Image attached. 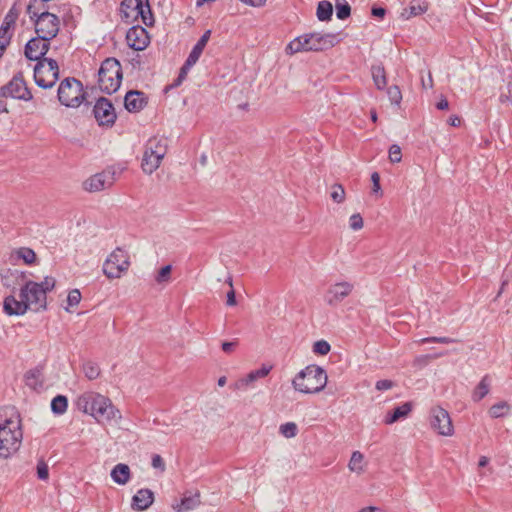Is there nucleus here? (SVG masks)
<instances>
[{
  "label": "nucleus",
  "instance_id": "nucleus-1",
  "mask_svg": "<svg viewBox=\"0 0 512 512\" xmlns=\"http://www.w3.org/2000/svg\"><path fill=\"white\" fill-rule=\"evenodd\" d=\"M55 284V278L50 276H46L40 283L32 280L25 281L20 289V300L13 295L4 299V312L10 316H20L24 315L28 309L35 312L45 310L47 308V293L54 289Z\"/></svg>",
  "mask_w": 512,
  "mask_h": 512
},
{
  "label": "nucleus",
  "instance_id": "nucleus-2",
  "mask_svg": "<svg viewBox=\"0 0 512 512\" xmlns=\"http://www.w3.org/2000/svg\"><path fill=\"white\" fill-rule=\"evenodd\" d=\"M23 432L19 414L13 413L0 421V457L7 458L17 452L21 446Z\"/></svg>",
  "mask_w": 512,
  "mask_h": 512
},
{
  "label": "nucleus",
  "instance_id": "nucleus-3",
  "mask_svg": "<svg viewBox=\"0 0 512 512\" xmlns=\"http://www.w3.org/2000/svg\"><path fill=\"white\" fill-rule=\"evenodd\" d=\"M327 384L325 370L316 365H310L301 370L293 379L292 385L296 391L305 394L318 393Z\"/></svg>",
  "mask_w": 512,
  "mask_h": 512
},
{
  "label": "nucleus",
  "instance_id": "nucleus-4",
  "mask_svg": "<svg viewBox=\"0 0 512 512\" xmlns=\"http://www.w3.org/2000/svg\"><path fill=\"white\" fill-rule=\"evenodd\" d=\"M338 42L334 34L308 33L292 40L287 51L295 54L302 51H322L332 48Z\"/></svg>",
  "mask_w": 512,
  "mask_h": 512
},
{
  "label": "nucleus",
  "instance_id": "nucleus-5",
  "mask_svg": "<svg viewBox=\"0 0 512 512\" xmlns=\"http://www.w3.org/2000/svg\"><path fill=\"white\" fill-rule=\"evenodd\" d=\"M122 80V69L118 60L108 58L102 62L98 73V84L102 92L112 94L116 92Z\"/></svg>",
  "mask_w": 512,
  "mask_h": 512
},
{
  "label": "nucleus",
  "instance_id": "nucleus-6",
  "mask_svg": "<svg viewBox=\"0 0 512 512\" xmlns=\"http://www.w3.org/2000/svg\"><path fill=\"white\" fill-rule=\"evenodd\" d=\"M167 152V144L163 139L151 138L145 147L141 167L144 173L150 175L156 171Z\"/></svg>",
  "mask_w": 512,
  "mask_h": 512
},
{
  "label": "nucleus",
  "instance_id": "nucleus-7",
  "mask_svg": "<svg viewBox=\"0 0 512 512\" xmlns=\"http://www.w3.org/2000/svg\"><path fill=\"white\" fill-rule=\"evenodd\" d=\"M57 96L66 107H78L85 99L82 83L75 78H65L59 85Z\"/></svg>",
  "mask_w": 512,
  "mask_h": 512
},
{
  "label": "nucleus",
  "instance_id": "nucleus-8",
  "mask_svg": "<svg viewBox=\"0 0 512 512\" xmlns=\"http://www.w3.org/2000/svg\"><path fill=\"white\" fill-rule=\"evenodd\" d=\"M59 79V66L56 60L43 58L34 67V80L43 89L52 88Z\"/></svg>",
  "mask_w": 512,
  "mask_h": 512
},
{
  "label": "nucleus",
  "instance_id": "nucleus-9",
  "mask_svg": "<svg viewBox=\"0 0 512 512\" xmlns=\"http://www.w3.org/2000/svg\"><path fill=\"white\" fill-rule=\"evenodd\" d=\"M130 266L129 255L122 248H116L103 264V273L109 279L120 278Z\"/></svg>",
  "mask_w": 512,
  "mask_h": 512
},
{
  "label": "nucleus",
  "instance_id": "nucleus-10",
  "mask_svg": "<svg viewBox=\"0 0 512 512\" xmlns=\"http://www.w3.org/2000/svg\"><path fill=\"white\" fill-rule=\"evenodd\" d=\"M0 97L29 101L33 96L23 75L18 73L7 84L0 87Z\"/></svg>",
  "mask_w": 512,
  "mask_h": 512
},
{
  "label": "nucleus",
  "instance_id": "nucleus-11",
  "mask_svg": "<svg viewBox=\"0 0 512 512\" xmlns=\"http://www.w3.org/2000/svg\"><path fill=\"white\" fill-rule=\"evenodd\" d=\"M35 31L38 36L51 40L59 32V18L47 11H43L35 19Z\"/></svg>",
  "mask_w": 512,
  "mask_h": 512
},
{
  "label": "nucleus",
  "instance_id": "nucleus-12",
  "mask_svg": "<svg viewBox=\"0 0 512 512\" xmlns=\"http://www.w3.org/2000/svg\"><path fill=\"white\" fill-rule=\"evenodd\" d=\"M430 425L441 436H452L454 427L449 413L442 407H433L430 411Z\"/></svg>",
  "mask_w": 512,
  "mask_h": 512
},
{
  "label": "nucleus",
  "instance_id": "nucleus-13",
  "mask_svg": "<svg viewBox=\"0 0 512 512\" xmlns=\"http://www.w3.org/2000/svg\"><path fill=\"white\" fill-rule=\"evenodd\" d=\"M93 113L100 126L112 127L117 118L112 102L105 97L96 101Z\"/></svg>",
  "mask_w": 512,
  "mask_h": 512
},
{
  "label": "nucleus",
  "instance_id": "nucleus-14",
  "mask_svg": "<svg viewBox=\"0 0 512 512\" xmlns=\"http://www.w3.org/2000/svg\"><path fill=\"white\" fill-rule=\"evenodd\" d=\"M105 403H107L106 396L97 392H86L78 397L76 406L83 413L94 417L98 407Z\"/></svg>",
  "mask_w": 512,
  "mask_h": 512
},
{
  "label": "nucleus",
  "instance_id": "nucleus-15",
  "mask_svg": "<svg viewBox=\"0 0 512 512\" xmlns=\"http://www.w3.org/2000/svg\"><path fill=\"white\" fill-rule=\"evenodd\" d=\"M353 289L354 285L348 281L337 282L328 288L325 301L330 306H336L347 298Z\"/></svg>",
  "mask_w": 512,
  "mask_h": 512
},
{
  "label": "nucleus",
  "instance_id": "nucleus-16",
  "mask_svg": "<svg viewBox=\"0 0 512 512\" xmlns=\"http://www.w3.org/2000/svg\"><path fill=\"white\" fill-rule=\"evenodd\" d=\"M44 37H36L29 40L25 46V56L32 61H42L48 52L50 44Z\"/></svg>",
  "mask_w": 512,
  "mask_h": 512
},
{
  "label": "nucleus",
  "instance_id": "nucleus-17",
  "mask_svg": "<svg viewBox=\"0 0 512 512\" xmlns=\"http://www.w3.org/2000/svg\"><path fill=\"white\" fill-rule=\"evenodd\" d=\"M126 41L130 48L136 51L144 50L150 43L148 32L142 26L136 25L128 29Z\"/></svg>",
  "mask_w": 512,
  "mask_h": 512
},
{
  "label": "nucleus",
  "instance_id": "nucleus-18",
  "mask_svg": "<svg viewBox=\"0 0 512 512\" xmlns=\"http://www.w3.org/2000/svg\"><path fill=\"white\" fill-rule=\"evenodd\" d=\"M99 424H118L122 418L121 412L112 401L107 397V403L98 407L97 413L93 417Z\"/></svg>",
  "mask_w": 512,
  "mask_h": 512
},
{
  "label": "nucleus",
  "instance_id": "nucleus-19",
  "mask_svg": "<svg viewBox=\"0 0 512 512\" xmlns=\"http://www.w3.org/2000/svg\"><path fill=\"white\" fill-rule=\"evenodd\" d=\"M113 183L114 173L110 171H103L90 177L84 185L86 190L96 192L111 187Z\"/></svg>",
  "mask_w": 512,
  "mask_h": 512
},
{
  "label": "nucleus",
  "instance_id": "nucleus-20",
  "mask_svg": "<svg viewBox=\"0 0 512 512\" xmlns=\"http://www.w3.org/2000/svg\"><path fill=\"white\" fill-rule=\"evenodd\" d=\"M147 105L145 94L138 90H130L124 98V106L128 112L136 113Z\"/></svg>",
  "mask_w": 512,
  "mask_h": 512
},
{
  "label": "nucleus",
  "instance_id": "nucleus-21",
  "mask_svg": "<svg viewBox=\"0 0 512 512\" xmlns=\"http://www.w3.org/2000/svg\"><path fill=\"white\" fill-rule=\"evenodd\" d=\"M154 502V493L148 489L143 488L137 491L132 497L131 507L135 511H144L148 509Z\"/></svg>",
  "mask_w": 512,
  "mask_h": 512
},
{
  "label": "nucleus",
  "instance_id": "nucleus-22",
  "mask_svg": "<svg viewBox=\"0 0 512 512\" xmlns=\"http://www.w3.org/2000/svg\"><path fill=\"white\" fill-rule=\"evenodd\" d=\"M0 278L4 287L14 289L16 285L26 280V274L25 272L8 268L1 270Z\"/></svg>",
  "mask_w": 512,
  "mask_h": 512
},
{
  "label": "nucleus",
  "instance_id": "nucleus-23",
  "mask_svg": "<svg viewBox=\"0 0 512 512\" xmlns=\"http://www.w3.org/2000/svg\"><path fill=\"white\" fill-rule=\"evenodd\" d=\"M271 370H272V366L271 365H265V364L262 365V367L260 369L253 370L250 373H248L246 377H243V378L239 379L235 383V389H244V388H246L247 386H249L254 381H256V380H258L260 378L266 377L270 373Z\"/></svg>",
  "mask_w": 512,
  "mask_h": 512
},
{
  "label": "nucleus",
  "instance_id": "nucleus-24",
  "mask_svg": "<svg viewBox=\"0 0 512 512\" xmlns=\"http://www.w3.org/2000/svg\"><path fill=\"white\" fill-rule=\"evenodd\" d=\"M43 365H38L35 368L28 370L24 375L25 384L33 389L38 390L43 387L44 384V373Z\"/></svg>",
  "mask_w": 512,
  "mask_h": 512
},
{
  "label": "nucleus",
  "instance_id": "nucleus-25",
  "mask_svg": "<svg viewBox=\"0 0 512 512\" xmlns=\"http://www.w3.org/2000/svg\"><path fill=\"white\" fill-rule=\"evenodd\" d=\"M210 35L211 30L205 31L204 34L200 37V39L197 41V43L194 45L193 49L191 50L187 58V67H192L199 60L207 42L210 39Z\"/></svg>",
  "mask_w": 512,
  "mask_h": 512
},
{
  "label": "nucleus",
  "instance_id": "nucleus-26",
  "mask_svg": "<svg viewBox=\"0 0 512 512\" xmlns=\"http://www.w3.org/2000/svg\"><path fill=\"white\" fill-rule=\"evenodd\" d=\"M110 476L118 485H126L131 479V470L127 464L118 463L111 470Z\"/></svg>",
  "mask_w": 512,
  "mask_h": 512
},
{
  "label": "nucleus",
  "instance_id": "nucleus-27",
  "mask_svg": "<svg viewBox=\"0 0 512 512\" xmlns=\"http://www.w3.org/2000/svg\"><path fill=\"white\" fill-rule=\"evenodd\" d=\"M411 411L412 404L410 402H406L401 406L394 408L393 411L388 412L384 419V423L387 425H391L397 422L398 420L407 417Z\"/></svg>",
  "mask_w": 512,
  "mask_h": 512
},
{
  "label": "nucleus",
  "instance_id": "nucleus-28",
  "mask_svg": "<svg viewBox=\"0 0 512 512\" xmlns=\"http://www.w3.org/2000/svg\"><path fill=\"white\" fill-rule=\"evenodd\" d=\"M200 504V494H185L180 502V504L174 506V510L176 512H187L195 509Z\"/></svg>",
  "mask_w": 512,
  "mask_h": 512
},
{
  "label": "nucleus",
  "instance_id": "nucleus-29",
  "mask_svg": "<svg viewBox=\"0 0 512 512\" xmlns=\"http://www.w3.org/2000/svg\"><path fill=\"white\" fill-rule=\"evenodd\" d=\"M13 20L8 21V16L5 18L0 27V58L2 57L6 47L10 43L11 35L9 33Z\"/></svg>",
  "mask_w": 512,
  "mask_h": 512
},
{
  "label": "nucleus",
  "instance_id": "nucleus-30",
  "mask_svg": "<svg viewBox=\"0 0 512 512\" xmlns=\"http://www.w3.org/2000/svg\"><path fill=\"white\" fill-rule=\"evenodd\" d=\"M371 74L375 86L379 90H383L387 85L386 72L382 65H373L371 67Z\"/></svg>",
  "mask_w": 512,
  "mask_h": 512
},
{
  "label": "nucleus",
  "instance_id": "nucleus-31",
  "mask_svg": "<svg viewBox=\"0 0 512 512\" xmlns=\"http://www.w3.org/2000/svg\"><path fill=\"white\" fill-rule=\"evenodd\" d=\"M332 13L333 7L329 1L323 0L318 3L316 15L320 21L330 20Z\"/></svg>",
  "mask_w": 512,
  "mask_h": 512
},
{
  "label": "nucleus",
  "instance_id": "nucleus-32",
  "mask_svg": "<svg viewBox=\"0 0 512 512\" xmlns=\"http://www.w3.org/2000/svg\"><path fill=\"white\" fill-rule=\"evenodd\" d=\"M364 456L359 451H354L349 460L348 468L351 472L361 474L364 471L363 468Z\"/></svg>",
  "mask_w": 512,
  "mask_h": 512
},
{
  "label": "nucleus",
  "instance_id": "nucleus-33",
  "mask_svg": "<svg viewBox=\"0 0 512 512\" xmlns=\"http://www.w3.org/2000/svg\"><path fill=\"white\" fill-rule=\"evenodd\" d=\"M427 9L428 5L425 3H412L408 8L404 9V11L401 13V17H403L404 19H409L411 17L425 13Z\"/></svg>",
  "mask_w": 512,
  "mask_h": 512
},
{
  "label": "nucleus",
  "instance_id": "nucleus-34",
  "mask_svg": "<svg viewBox=\"0 0 512 512\" xmlns=\"http://www.w3.org/2000/svg\"><path fill=\"white\" fill-rule=\"evenodd\" d=\"M68 407V400L66 396L57 395L51 401V410L57 415L64 414Z\"/></svg>",
  "mask_w": 512,
  "mask_h": 512
},
{
  "label": "nucleus",
  "instance_id": "nucleus-35",
  "mask_svg": "<svg viewBox=\"0 0 512 512\" xmlns=\"http://www.w3.org/2000/svg\"><path fill=\"white\" fill-rule=\"evenodd\" d=\"M489 393V381L488 376H484L475 388L472 398L478 402L483 399Z\"/></svg>",
  "mask_w": 512,
  "mask_h": 512
},
{
  "label": "nucleus",
  "instance_id": "nucleus-36",
  "mask_svg": "<svg viewBox=\"0 0 512 512\" xmlns=\"http://www.w3.org/2000/svg\"><path fill=\"white\" fill-rule=\"evenodd\" d=\"M19 259H22L25 264L32 265L36 262V253L28 247H21L15 251Z\"/></svg>",
  "mask_w": 512,
  "mask_h": 512
},
{
  "label": "nucleus",
  "instance_id": "nucleus-37",
  "mask_svg": "<svg viewBox=\"0 0 512 512\" xmlns=\"http://www.w3.org/2000/svg\"><path fill=\"white\" fill-rule=\"evenodd\" d=\"M82 371L89 380H94L100 375L99 366L91 361H87L83 364Z\"/></svg>",
  "mask_w": 512,
  "mask_h": 512
},
{
  "label": "nucleus",
  "instance_id": "nucleus-38",
  "mask_svg": "<svg viewBox=\"0 0 512 512\" xmlns=\"http://www.w3.org/2000/svg\"><path fill=\"white\" fill-rule=\"evenodd\" d=\"M43 2L42 0H31L27 6V13L31 20L35 22V19L38 18L39 14L43 12Z\"/></svg>",
  "mask_w": 512,
  "mask_h": 512
},
{
  "label": "nucleus",
  "instance_id": "nucleus-39",
  "mask_svg": "<svg viewBox=\"0 0 512 512\" xmlns=\"http://www.w3.org/2000/svg\"><path fill=\"white\" fill-rule=\"evenodd\" d=\"M509 411V405L505 401H501L492 405L489 409V414L492 418H500L505 416Z\"/></svg>",
  "mask_w": 512,
  "mask_h": 512
},
{
  "label": "nucleus",
  "instance_id": "nucleus-40",
  "mask_svg": "<svg viewBox=\"0 0 512 512\" xmlns=\"http://www.w3.org/2000/svg\"><path fill=\"white\" fill-rule=\"evenodd\" d=\"M351 8L347 1L336 0V16L338 19L344 20L350 16Z\"/></svg>",
  "mask_w": 512,
  "mask_h": 512
},
{
  "label": "nucleus",
  "instance_id": "nucleus-41",
  "mask_svg": "<svg viewBox=\"0 0 512 512\" xmlns=\"http://www.w3.org/2000/svg\"><path fill=\"white\" fill-rule=\"evenodd\" d=\"M141 11H142L141 13H137V18L141 17L142 22L146 26H151L154 22V19H153L150 5H149V0L145 1V3H142Z\"/></svg>",
  "mask_w": 512,
  "mask_h": 512
},
{
  "label": "nucleus",
  "instance_id": "nucleus-42",
  "mask_svg": "<svg viewBox=\"0 0 512 512\" xmlns=\"http://www.w3.org/2000/svg\"><path fill=\"white\" fill-rule=\"evenodd\" d=\"M331 199L336 203H342L345 200V190L341 184H334L330 192Z\"/></svg>",
  "mask_w": 512,
  "mask_h": 512
},
{
  "label": "nucleus",
  "instance_id": "nucleus-43",
  "mask_svg": "<svg viewBox=\"0 0 512 512\" xmlns=\"http://www.w3.org/2000/svg\"><path fill=\"white\" fill-rule=\"evenodd\" d=\"M171 271H172V266L171 265H166V266L162 267L159 270L157 276L155 277V281L158 284L169 282L170 279H171Z\"/></svg>",
  "mask_w": 512,
  "mask_h": 512
},
{
  "label": "nucleus",
  "instance_id": "nucleus-44",
  "mask_svg": "<svg viewBox=\"0 0 512 512\" xmlns=\"http://www.w3.org/2000/svg\"><path fill=\"white\" fill-rule=\"evenodd\" d=\"M280 433L286 438L295 437L297 434V425L294 422H287L280 426Z\"/></svg>",
  "mask_w": 512,
  "mask_h": 512
},
{
  "label": "nucleus",
  "instance_id": "nucleus-45",
  "mask_svg": "<svg viewBox=\"0 0 512 512\" xmlns=\"http://www.w3.org/2000/svg\"><path fill=\"white\" fill-rule=\"evenodd\" d=\"M388 97L393 104H400L402 100V94L398 86H390L387 90Z\"/></svg>",
  "mask_w": 512,
  "mask_h": 512
},
{
  "label": "nucleus",
  "instance_id": "nucleus-46",
  "mask_svg": "<svg viewBox=\"0 0 512 512\" xmlns=\"http://www.w3.org/2000/svg\"><path fill=\"white\" fill-rule=\"evenodd\" d=\"M330 344L325 340L316 341L313 345V352L319 355H326L330 351Z\"/></svg>",
  "mask_w": 512,
  "mask_h": 512
},
{
  "label": "nucleus",
  "instance_id": "nucleus-47",
  "mask_svg": "<svg viewBox=\"0 0 512 512\" xmlns=\"http://www.w3.org/2000/svg\"><path fill=\"white\" fill-rule=\"evenodd\" d=\"M389 159L392 163H398L401 161L402 159V154H401V148L400 146L396 145V144H393L390 148H389Z\"/></svg>",
  "mask_w": 512,
  "mask_h": 512
},
{
  "label": "nucleus",
  "instance_id": "nucleus-48",
  "mask_svg": "<svg viewBox=\"0 0 512 512\" xmlns=\"http://www.w3.org/2000/svg\"><path fill=\"white\" fill-rule=\"evenodd\" d=\"M349 226L352 230H360L363 227V219L361 215L358 213L351 215L349 219Z\"/></svg>",
  "mask_w": 512,
  "mask_h": 512
},
{
  "label": "nucleus",
  "instance_id": "nucleus-49",
  "mask_svg": "<svg viewBox=\"0 0 512 512\" xmlns=\"http://www.w3.org/2000/svg\"><path fill=\"white\" fill-rule=\"evenodd\" d=\"M421 343H442L450 344L454 342V339L449 337H427L420 340Z\"/></svg>",
  "mask_w": 512,
  "mask_h": 512
},
{
  "label": "nucleus",
  "instance_id": "nucleus-50",
  "mask_svg": "<svg viewBox=\"0 0 512 512\" xmlns=\"http://www.w3.org/2000/svg\"><path fill=\"white\" fill-rule=\"evenodd\" d=\"M81 300V293L78 289H74L69 292L67 302L69 306H76Z\"/></svg>",
  "mask_w": 512,
  "mask_h": 512
},
{
  "label": "nucleus",
  "instance_id": "nucleus-51",
  "mask_svg": "<svg viewBox=\"0 0 512 512\" xmlns=\"http://www.w3.org/2000/svg\"><path fill=\"white\" fill-rule=\"evenodd\" d=\"M37 476L40 480H47L49 477L48 466L43 461L37 464Z\"/></svg>",
  "mask_w": 512,
  "mask_h": 512
},
{
  "label": "nucleus",
  "instance_id": "nucleus-52",
  "mask_svg": "<svg viewBox=\"0 0 512 512\" xmlns=\"http://www.w3.org/2000/svg\"><path fill=\"white\" fill-rule=\"evenodd\" d=\"M371 181H372V191L374 193L382 196L381 186H380V175L377 172L372 173Z\"/></svg>",
  "mask_w": 512,
  "mask_h": 512
},
{
  "label": "nucleus",
  "instance_id": "nucleus-53",
  "mask_svg": "<svg viewBox=\"0 0 512 512\" xmlns=\"http://www.w3.org/2000/svg\"><path fill=\"white\" fill-rule=\"evenodd\" d=\"M152 466L155 468V469H160L161 471H164L165 470V463H164V460L163 458L158 455V454H155L153 455L152 457Z\"/></svg>",
  "mask_w": 512,
  "mask_h": 512
},
{
  "label": "nucleus",
  "instance_id": "nucleus-54",
  "mask_svg": "<svg viewBox=\"0 0 512 512\" xmlns=\"http://www.w3.org/2000/svg\"><path fill=\"white\" fill-rule=\"evenodd\" d=\"M191 67H187V60L185 61L184 65L182 66L181 70H180V73L174 83V86H178L181 84V82L183 81V79L186 77L187 75V72L188 70L190 69Z\"/></svg>",
  "mask_w": 512,
  "mask_h": 512
},
{
  "label": "nucleus",
  "instance_id": "nucleus-55",
  "mask_svg": "<svg viewBox=\"0 0 512 512\" xmlns=\"http://www.w3.org/2000/svg\"><path fill=\"white\" fill-rule=\"evenodd\" d=\"M393 387V382L391 380H379L376 382V389L379 391L388 390Z\"/></svg>",
  "mask_w": 512,
  "mask_h": 512
},
{
  "label": "nucleus",
  "instance_id": "nucleus-56",
  "mask_svg": "<svg viewBox=\"0 0 512 512\" xmlns=\"http://www.w3.org/2000/svg\"><path fill=\"white\" fill-rule=\"evenodd\" d=\"M237 345H238V341L237 340L231 341V342H223L222 343V350L225 353H232L234 351V349L237 347Z\"/></svg>",
  "mask_w": 512,
  "mask_h": 512
},
{
  "label": "nucleus",
  "instance_id": "nucleus-57",
  "mask_svg": "<svg viewBox=\"0 0 512 512\" xmlns=\"http://www.w3.org/2000/svg\"><path fill=\"white\" fill-rule=\"evenodd\" d=\"M226 304L228 306H235L237 304L236 302V296H235V291L234 289H230V291L227 293V300H226Z\"/></svg>",
  "mask_w": 512,
  "mask_h": 512
},
{
  "label": "nucleus",
  "instance_id": "nucleus-58",
  "mask_svg": "<svg viewBox=\"0 0 512 512\" xmlns=\"http://www.w3.org/2000/svg\"><path fill=\"white\" fill-rule=\"evenodd\" d=\"M371 13L375 17L383 18L386 14V10L382 7H373Z\"/></svg>",
  "mask_w": 512,
  "mask_h": 512
},
{
  "label": "nucleus",
  "instance_id": "nucleus-59",
  "mask_svg": "<svg viewBox=\"0 0 512 512\" xmlns=\"http://www.w3.org/2000/svg\"><path fill=\"white\" fill-rule=\"evenodd\" d=\"M437 109L447 110L449 108V102L445 97H441L439 102L436 104Z\"/></svg>",
  "mask_w": 512,
  "mask_h": 512
},
{
  "label": "nucleus",
  "instance_id": "nucleus-60",
  "mask_svg": "<svg viewBox=\"0 0 512 512\" xmlns=\"http://www.w3.org/2000/svg\"><path fill=\"white\" fill-rule=\"evenodd\" d=\"M242 2L251 6L259 7L265 4L266 0H241Z\"/></svg>",
  "mask_w": 512,
  "mask_h": 512
},
{
  "label": "nucleus",
  "instance_id": "nucleus-61",
  "mask_svg": "<svg viewBox=\"0 0 512 512\" xmlns=\"http://www.w3.org/2000/svg\"><path fill=\"white\" fill-rule=\"evenodd\" d=\"M360 512H384V511L378 507L369 506V507H365V508L361 509Z\"/></svg>",
  "mask_w": 512,
  "mask_h": 512
},
{
  "label": "nucleus",
  "instance_id": "nucleus-62",
  "mask_svg": "<svg viewBox=\"0 0 512 512\" xmlns=\"http://www.w3.org/2000/svg\"><path fill=\"white\" fill-rule=\"evenodd\" d=\"M449 124L451 126H458V125H460V118L457 117V116H451L449 118Z\"/></svg>",
  "mask_w": 512,
  "mask_h": 512
},
{
  "label": "nucleus",
  "instance_id": "nucleus-63",
  "mask_svg": "<svg viewBox=\"0 0 512 512\" xmlns=\"http://www.w3.org/2000/svg\"><path fill=\"white\" fill-rule=\"evenodd\" d=\"M422 85L424 88H431L433 86V80L431 74H429L428 81L422 80Z\"/></svg>",
  "mask_w": 512,
  "mask_h": 512
},
{
  "label": "nucleus",
  "instance_id": "nucleus-64",
  "mask_svg": "<svg viewBox=\"0 0 512 512\" xmlns=\"http://www.w3.org/2000/svg\"><path fill=\"white\" fill-rule=\"evenodd\" d=\"M489 462V459L486 456H481L479 459V467H485Z\"/></svg>",
  "mask_w": 512,
  "mask_h": 512
}]
</instances>
